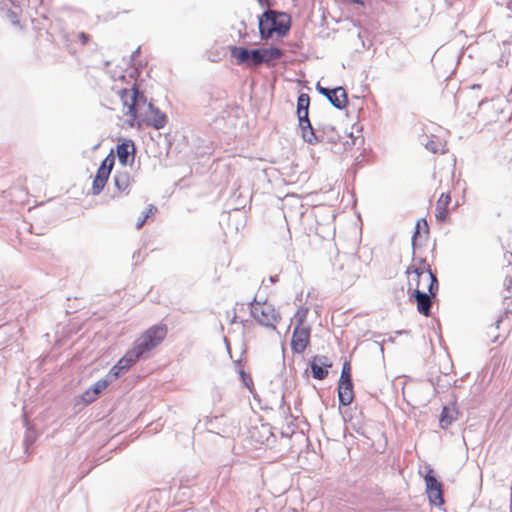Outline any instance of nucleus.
Masks as SVG:
<instances>
[{
	"instance_id": "obj_1",
	"label": "nucleus",
	"mask_w": 512,
	"mask_h": 512,
	"mask_svg": "<svg viewBox=\"0 0 512 512\" xmlns=\"http://www.w3.org/2000/svg\"><path fill=\"white\" fill-rule=\"evenodd\" d=\"M112 90L121 99L122 112L129 127L141 128L146 125L154 129H162L166 125V115L149 103L139 92L137 80L132 74L120 75L118 79H114Z\"/></svg>"
},
{
	"instance_id": "obj_2",
	"label": "nucleus",
	"mask_w": 512,
	"mask_h": 512,
	"mask_svg": "<svg viewBox=\"0 0 512 512\" xmlns=\"http://www.w3.org/2000/svg\"><path fill=\"white\" fill-rule=\"evenodd\" d=\"M405 274L408 293L428 291L432 295H437L439 288L438 280L431 271L430 264L426 259L413 258Z\"/></svg>"
},
{
	"instance_id": "obj_3",
	"label": "nucleus",
	"mask_w": 512,
	"mask_h": 512,
	"mask_svg": "<svg viewBox=\"0 0 512 512\" xmlns=\"http://www.w3.org/2000/svg\"><path fill=\"white\" fill-rule=\"evenodd\" d=\"M230 53L237 64L257 67L261 64L272 65L283 56V51L277 47L248 50L244 47L232 46Z\"/></svg>"
},
{
	"instance_id": "obj_4",
	"label": "nucleus",
	"mask_w": 512,
	"mask_h": 512,
	"mask_svg": "<svg viewBox=\"0 0 512 512\" xmlns=\"http://www.w3.org/2000/svg\"><path fill=\"white\" fill-rule=\"evenodd\" d=\"M290 29V17L273 10L265 11L259 18V32L262 39L282 37Z\"/></svg>"
},
{
	"instance_id": "obj_5",
	"label": "nucleus",
	"mask_w": 512,
	"mask_h": 512,
	"mask_svg": "<svg viewBox=\"0 0 512 512\" xmlns=\"http://www.w3.org/2000/svg\"><path fill=\"white\" fill-rule=\"evenodd\" d=\"M307 315L308 308L299 307L293 317L296 325L292 333L291 350L297 354H302L310 344L311 327L306 324Z\"/></svg>"
},
{
	"instance_id": "obj_6",
	"label": "nucleus",
	"mask_w": 512,
	"mask_h": 512,
	"mask_svg": "<svg viewBox=\"0 0 512 512\" xmlns=\"http://www.w3.org/2000/svg\"><path fill=\"white\" fill-rule=\"evenodd\" d=\"M168 327L160 323L149 327L135 341L134 346L143 355L158 347L166 338Z\"/></svg>"
},
{
	"instance_id": "obj_7",
	"label": "nucleus",
	"mask_w": 512,
	"mask_h": 512,
	"mask_svg": "<svg viewBox=\"0 0 512 512\" xmlns=\"http://www.w3.org/2000/svg\"><path fill=\"white\" fill-rule=\"evenodd\" d=\"M250 310L253 319L257 323L276 330V326L281 320V315L271 303L254 300L250 304Z\"/></svg>"
},
{
	"instance_id": "obj_8",
	"label": "nucleus",
	"mask_w": 512,
	"mask_h": 512,
	"mask_svg": "<svg viewBox=\"0 0 512 512\" xmlns=\"http://www.w3.org/2000/svg\"><path fill=\"white\" fill-rule=\"evenodd\" d=\"M114 157L112 154H109L103 161L100 167L98 168L96 175L93 179L91 192L93 195H98L104 189L110 173L114 166Z\"/></svg>"
},
{
	"instance_id": "obj_9",
	"label": "nucleus",
	"mask_w": 512,
	"mask_h": 512,
	"mask_svg": "<svg viewBox=\"0 0 512 512\" xmlns=\"http://www.w3.org/2000/svg\"><path fill=\"white\" fill-rule=\"evenodd\" d=\"M426 494L431 505L442 506L444 504L442 483L434 476L433 470H429L424 477Z\"/></svg>"
},
{
	"instance_id": "obj_10",
	"label": "nucleus",
	"mask_w": 512,
	"mask_h": 512,
	"mask_svg": "<svg viewBox=\"0 0 512 512\" xmlns=\"http://www.w3.org/2000/svg\"><path fill=\"white\" fill-rule=\"evenodd\" d=\"M408 294L409 299L416 302L417 311L421 315L429 317L431 315L432 298L436 295H432L428 291H417Z\"/></svg>"
},
{
	"instance_id": "obj_11",
	"label": "nucleus",
	"mask_w": 512,
	"mask_h": 512,
	"mask_svg": "<svg viewBox=\"0 0 512 512\" xmlns=\"http://www.w3.org/2000/svg\"><path fill=\"white\" fill-rule=\"evenodd\" d=\"M453 207L451 206L450 192H443L436 201L435 218L439 223L449 220V214Z\"/></svg>"
},
{
	"instance_id": "obj_12",
	"label": "nucleus",
	"mask_w": 512,
	"mask_h": 512,
	"mask_svg": "<svg viewBox=\"0 0 512 512\" xmlns=\"http://www.w3.org/2000/svg\"><path fill=\"white\" fill-rule=\"evenodd\" d=\"M313 378L323 380L328 375V368L332 366L327 356H315L310 363Z\"/></svg>"
},
{
	"instance_id": "obj_13",
	"label": "nucleus",
	"mask_w": 512,
	"mask_h": 512,
	"mask_svg": "<svg viewBox=\"0 0 512 512\" xmlns=\"http://www.w3.org/2000/svg\"><path fill=\"white\" fill-rule=\"evenodd\" d=\"M117 157L121 164L127 165L134 161L135 145L132 140L125 139L118 144L116 149Z\"/></svg>"
},
{
	"instance_id": "obj_14",
	"label": "nucleus",
	"mask_w": 512,
	"mask_h": 512,
	"mask_svg": "<svg viewBox=\"0 0 512 512\" xmlns=\"http://www.w3.org/2000/svg\"><path fill=\"white\" fill-rule=\"evenodd\" d=\"M299 122V128L301 130V136L305 142L311 145L318 144L317 139V129H314L311 125V122L309 120V117L300 118L298 119Z\"/></svg>"
},
{
	"instance_id": "obj_15",
	"label": "nucleus",
	"mask_w": 512,
	"mask_h": 512,
	"mask_svg": "<svg viewBox=\"0 0 512 512\" xmlns=\"http://www.w3.org/2000/svg\"><path fill=\"white\" fill-rule=\"evenodd\" d=\"M317 139L318 143L327 142L335 144L338 142L340 136L335 127L329 123H324L317 128Z\"/></svg>"
},
{
	"instance_id": "obj_16",
	"label": "nucleus",
	"mask_w": 512,
	"mask_h": 512,
	"mask_svg": "<svg viewBox=\"0 0 512 512\" xmlns=\"http://www.w3.org/2000/svg\"><path fill=\"white\" fill-rule=\"evenodd\" d=\"M338 398L340 404L343 406L350 405L354 400V390L352 381L339 382L338 384Z\"/></svg>"
},
{
	"instance_id": "obj_17",
	"label": "nucleus",
	"mask_w": 512,
	"mask_h": 512,
	"mask_svg": "<svg viewBox=\"0 0 512 512\" xmlns=\"http://www.w3.org/2000/svg\"><path fill=\"white\" fill-rule=\"evenodd\" d=\"M330 97L329 101L333 106L338 109H343L348 104V97L346 90L342 87H337L329 91Z\"/></svg>"
},
{
	"instance_id": "obj_18",
	"label": "nucleus",
	"mask_w": 512,
	"mask_h": 512,
	"mask_svg": "<svg viewBox=\"0 0 512 512\" xmlns=\"http://www.w3.org/2000/svg\"><path fill=\"white\" fill-rule=\"evenodd\" d=\"M111 379L109 377L102 378L98 380L94 385L92 390H86L84 393V399L88 402H92L96 400L98 395L105 390L109 384L111 383Z\"/></svg>"
},
{
	"instance_id": "obj_19",
	"label": "nucleus",
	"mask_w": 512,
	"mask_h": 512,
	"mask_svg": "<svg viewBox=\"0 0 512 512\" xmlns=\"http://www.w3.org/2000/svg\"><path fill=\"white\" fill-rule=\"evenodd\" d=\"M131 182V176L127 171H117L114 175L115 186L122 193L128 194Z\"/></svg>"
},
{
	"instance_id": "obj_20",
	"label": "nucleus",
	"mask_w": 512,
	"mask_h": 512,
	"mask_svg": "<svg viewBox=\"0 0 512 512\" xmlns=\"http://www.w3.org/2000/svg\"><path fill=\"white\" fill-rule=\"evenodd\" d=\"M142 353H139L138 349L133 346V348L126 352V354L117 362L119 363L126 371L132 367L137 360L142 356Z\"/></svg>"
},
{
	"instance_id": "obj_21",
	"label": "nucleus",
	"mask_w": 512,
	"mask_h": 512,
	"mask_svg": "<svg viewBox=\"0 0 512 512\" xmlns=\"http://www.w3.org/2000/svg\"><path fill=\"white\" fill-rule=\"evenodd\" d=\"M309 105H310V97L306 93H302L299 95L297 99V117L305 118L309 115Z\"/></svg>"
},
{
	"instance_id": "obj_22",
	"label": "nucleus",
	"mask_w": 512,
	"mask_h": 512,
	"mask_svg": "<svg viewBox=\"0 0 512 512\" xmlns=\"http://www.w3.org/2000/svg\"><path fill=\"white\" fill-rule=\"evenodd\" d=\"M456 414L457 412L454 409L444 406L440 416L441 426H449L456 419Z\"/></svg>"
},
{
	"instance_id": "obj_23",
	"label": "nucleus",
	"mask_w": 512,
	"mask_h": 512,
	"mask_svg": "<svg viewBox=\"0 0 512 512\" xmlns=\"http://www.w3.org/2000/svg\"><path fill=\"white\" fill-rule=\"evenodd\" d=\"M426 148L433 153H444L445 144L439 140L431 139L426 143Z\"/></svg>"
},
{
	"instance_id": "obj_24",
	"label": "nucleus",
	"mask_w": 512,
	"mask_h": 512,
	"mask_svg": "<svg viewBox=\"0 0 512 512\" xmlns=\"http://www.w3.org/2000/svg\"><path fill=\"white\" fill-rule=\"evenodd\" d=\"M422 231L424 232L425 235H427L429 232L428 224L424 219L419 220L416 224V230L412 237L413 245H415L416 239L421 234Z\"/></svg>"
},
{
	"instance_id": "obj_25",
	"label": "nucleus",
	"mask_w": 512,
	"mask_h": 512,
	"mask_svg": "<svg viewBox=\"0 0 512 512\" xmlns=\"http://www.w3.org/2000/svg\"><path fill=\"white\" fill-rule=\"evenodd\" d=\"M347 381H352L351 379V366L348 362H345L343 367H342V371H341V375H340V378H339V382H347Z\"/></svg>"
},
{
	"instance_id": "obj_26",
	"label": "nucleus",
	"mask_w": 512,
	"mask_h": 512,
	"mask_svg": "<svg viewBox=\"0 0 512 512\" xmlns=\"http://www.w3.org/2000/svg\"><path fill=\"white\" fill-rule=\"evenodd\" d=\"M127 372L119 363H116L109 371L107 377L111 380L117 379L121 374Z\"/></svg>"
},
{
	"instance_id": "obj_27",
	"label": "nucleus",
	"mask_w": 512,
	"mask_h": 512,
	"mask_svg": "<svg viewBox=\"0 0 512 512\" xmlns=\"http://www.w3.org/2000/svg\"><path fill=\"white\" fill-rule=\"evenodd\" d=\"M91 40V36L85 32H80L76 35V41L81 45H86Z\"/></svg>"
},
{
	"instance_id": "obj_28",
	"label": "nucleus",
	"mask_w": 512,
	"mask_h": 512,
	"mask_svg": "<svg viewBox=\"0 0 512 512\" xmlns=\"http://www.w3.org/2000/svg\"><path fill=\"white\" fill-rule=\"evenodd\" d=\"M153 212V207H151L148 211V213H146L141 219L138 220L136 226L138 229H140L146 222L147 218L149 217V214Z\"/></svg>"
},
{
	"instance_id": "obj_29",
	"label": "nucleus",
	"mask_w": 512,
	"mask_h": 512,
	"mask_svg": "<svg viewBox=\"0 0 512 512\" xmlns=\"http://www.w3.org/2000/svg\"><path fill=\"white\" fill-rule=\"evenodd\" d=\"M241 377H242V380L244 382V384L250 388V384H252V379L249 375H247L245 372H241Z\"/></svg>"
},
{
	"instance_id": "obj_30",
	"label": "nucleus",
	"mask_w": 512,
	"mask_h": 512,
	"mask_svg": "<svg viewBox=\"0 0 512 512\" xmlns=\"http://www.w3.org/2000/svg\"><path fill=\"white\" fill-rule=\"evenodd\" d=\"M262 7H271L275 0H256Z\"/></svg>"
},
{
	"instance_id": "obj_31",
	"label": "nucleus",
	"mask_w": 512,
	"mask_h": 512,
	"mask_svg": "<svg viewBox=\"0 0 512 512\" xmlns=\"http://www.w3.org/2000/svg\"><path fill=\"white\" fill-rule=\"evenodd\" d=\"M318 90L321 94H323L324 96H326L329 99V97H330L329 91H331L332 89L323 88V87L318 86Z\"/></svg>"
},
{
	"instance_id": "obj_32",
	"label": "nucleus",
	"mask_w": 512,
	"mask_h": 512,
	"mask_svg": "<svg viewBox=\"0 0 512 512\" xmlns=\"http://www.w3.org/2000/svg\"><path fill=\"white\" fill-rule=\"evenodd\" d=\"M507 256H508V257H507V261H508L509 263H511V261H512V253H508V255H507Z\"/></svg>"
},
{
	"instance_id": "obj_33",
	"label": "nucleus",
	"mask_w": 512,
	"mask_h": 512,
	"mask_svg": "<svg viewBox=\"0 0 512 512\" xmlns=\"http://www.w3.org/2000/svg\"><path fill=\"white\" fill-rule=\"evenodd\" d=\"M508 290H511V291H512V287H511V286H509V287H508Z\"/></svg>"
}]
</instances>
